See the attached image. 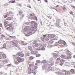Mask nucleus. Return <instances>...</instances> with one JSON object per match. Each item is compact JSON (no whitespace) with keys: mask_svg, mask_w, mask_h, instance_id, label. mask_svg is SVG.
<instances>
[{"mask_svg":"<svg viewBox=\"0 0 75 75\" xmlns=\"http://www.w3.org/2000/svg\"><path fill=\"white\" fill-rule=\"evenodd\" d=\"M56 22L57 23H60V19H57L56 20Z\"/></svg>","mask_w":75,"mask_h":75,"instance_id":"412c9836","label":"nucleus"},{"mask_svg":"<svg viewBox=\"0 0 75 75\" xmlns=\"http://www.w3.org/2000/svg\"><path fill=\"white\" fill-rule=\"evenodd\" d=\"M56 7H59V5H57L56 6Z\"/></svg>","mask_w":75,"mask_h":75,"instance_id":"13d9d810","label":"nucleus"},{"mask_svg":"<svg viewBox=\"0 0 75 75\" xmlns=\"http://www.w3.org/2000/svg\"><path fill=\"white\" fill-rule=\"evenodd\" d=\"M28 7H29V8H31V6H30L29 5H28Z\"/></svg>","mask_w":75,"mask_h":75,"instance_id":"a18cd8bd","label":"nucleus"},{"mask_svg":"<svg viewBox=\"0 0 75 75\" xmlns=\"http://www.w3.org/2000/svg\"><path fill=\"white\" fill-rule=\"evenodd\" d=\"M37 23H35L34 25L32 26L30 28V30L31 31H33L37 29Z\"/></svg>","mask_w":75,"mask_h":75,"instance_id":"20e7f679","label":"nucleus"},{"mask_svg":"<svg viewBox=\"0 0 75 75\" xmlns=\"http://www.w3.org/2000/svg\"><path fill=\"white\" fill-rule=\"evenodd\" d=\"M21 6H22L21 4H20L18 5V6H20V7H21Z\"/></svg>","mask_w":75,"mask_h":75,"instance_id":"49530a36","label":"nucleus"},{"mask_svg":"<svg viewBox=\"0 0 75 75\" xmlns=\"http://www.w3.org/2000/svg\"><path fill=\"white\" fill-rule=\"evenodd\" d=\"M36 62L38 63H40V61L39 60H38L36 61Z\"/></svg>","mask_w":75,"mask_h":75,"instance_id":"a19ab883","label":"nucleus"},{"mask_svg":"<svg viewBox=\"0 0 75 75\" xmlns=\"http://www.w3.org/2000/svg\"><path fill=\"white\" fill-rule=\"evenodd\" d=\"M2 24L1 23L0 24V27H2Z\"/></svg>","mask_w":75,"mask_h":75,"instance_id":"09e8293b","label":"nucleus"},{"mask_svg":"<svg viewBox=\"0 0 75 75\" xmlns=\"http://www.w3.org/2000/svg\"><path fill=\"white\" fill-rule=\"evenodd\" d=\"M23 11H20L19 12V14H23Z\"/></svg>","mask_w":75,"mask_h":75,"instance_id":"a878e982","label":"nucleus"},{"mask_svg":"<svg viewBox=\"0 0 75 75\" xmlns=\"http://www.w3.org/2000/svg\"><path fill=\"white\" fill-rule=\"evenodd\" d=\"M35 65L36 67H37V65H38L37 63H35Z\"/></svg>","mask_w":75,"mask_h":75,"instance_id":"8fccbe9b","label":"nucleus"},{"mask_svg":"<svg viewBox=\"0 0 75 75\" xmlns=\"http://www.w3.org/2000/svg\"><path fill=\"white\" fill-rule=\"evenodd\" d=\"M60 57L62 58H65V55L63 54H62L60 56Z\"/></svg>","mask_w":75,"mask_h":75,"instance_id":"a211bd4d","label":"nucleus"},{"mask_svg":"<svg viewBox=\"0 0 75 75\" xmlns=\"http://www.w3.org/2000/svg\"><path fill=\"white\" fill-rule=\"evenodd\" d=\"M22 44H23L24 45H27V43H22Z\"/></svg>","mask_w":75,"mask_h":75,"instance_id":"ea45409f","label":"nucleus"},{"mask_svg":"<svg viewBox=\"0 0 75 75\" xmlns=\"http://www.w3.org/2000/svg\"><path fill=\"white\" fill-rule=\"evenodd\" d=\"M41 55L40 54H37L36 55V57H40Z\"/></svg>","mask_w":75,"mask_h":75,"instance_id":"72a5a7b5","label":"nucleus"},{"mask_svg":"<svg viewBox=\"0 0 75 75\" xmlns=\"http://www.w3.org/2000/svg\"><path fill=\"white\" fill-rule=\"evenodd\" d=\"M1 37L2 38L5 37V36L3 35H1Z\"/></svg>","mask_w":75,"mask_h":75,"instance_id":"58836bf2","label":"nucleus"},{"mask_svg":"<svg viewBox=\"0 0 75 75\" xmlns=\"http://www.w3.org/2000/svg\"><path fill=\"white\" fill-rule=\"evenodd\" d=\"M8 23H9L7 21H6V20H5L4 22V25H6V24H8Z\"/></svg>","mask_w":75,"mask_h":75,"instance_id":"2eb2a0df","label":"nucleus"},{"mask_svg":"<svg viewBox=\"0 0 75 75\" xmlns=\"http://www.w3.org/2000/svg\"><path fill=\"white\" fill-rule=\"evenodd\" d=\"M12 18L10 16L8 17L6 19V20H11Z\"/></svg>","mask_w":75,"mask_h":75,"instance_id":"ddd939ff","label":"nucleus"},{"mask_svg":"<svg viewBox=\"0 0 75 75\" xmlns=\"http://www.w3.org/2000/svg\"><path fill=\"white\" fill-rule=\"evenodd\" d=\"M5 40H11V39H10V38L9 37H6L5 38Z\"/></svg>","mask_w":75,"mask_h":75,"instance_id":"6ab92c4d","label":"nucleus"},{"mask_svg":"<svg viewBox=\"0 0 75 75\" xmlns=\"http://www.w3.org/2000/svg\"><path fill=\"white\" fill-rule=\"evenodd\" d=\"M7 25H7V26L5 25V27H7Z\"/></svg>","mask_w":75,"mask_h":75,"instance_id":"052dcab7","label":"nucleus"},{"mask_svg":"<svg viewBox=\"0 0 75 75\" xmlns=\"http://www.w3.org/2000/svg\"><path fill=\"white\" fill-rule=\"evenodd\" d=\"M16 59L18 63H20L21 62H24V58H21V57L19 56L16 58Z\"/></svg>","mask_w":75,"mask_h":75,"instance_id":"423d86ee","label":"nucleus"},{"mask_svg":"<svg viewBox=\"0 0 75 75\" xmlns=\"http://www.w3.org/2000/svg\"><path fill=\"white\" fill-rule=\"evenodd\" d=\"M70 14H71V15H72V14H73V12L71 11L70 12Z\"/></svg>","mask_w":75,"mask_h":75,"instance_id":"c03bdc74","label":"nucleus"},{"mask_svg":"<svg viewBox=\"0 0 75 75\" xmlns=\"http://www.w3.org/2000/svg\"><path fill=\"white\" fill-rule=\"evenodd\" d=\"M63 72H66V71L65 70H63Z\"/></svg>","mask_w":75,"mask_h":75,"instance_id":"603ef678","label":"nucleus"},{"mask_svg":"<svg viewBox=\"0 0 75 75\" xmlns=\"http://www.w3.org/2000/svg\"><path fill=\"white\" fill-rule=\"evenodd\" d=\"M3 47L4 48H5L6 47V44H4L3 45Z\"/></svg>","mask_w":75,"mask_h":75,"instance_id":"7c9ffc66","label":"nucleus"},{"mask_svg":"<svg viewBox=\"0 0 75 75\" xmlns=\"http://www.w3.org/2000/svg\"><path fill=\"white\" fill-rule=\"evenodd\" d=\"M58 54H54L53 55V57H54V58H57L58 57Z\"/></svg>","mask_w":75,"mask_h":75,"instance_id":"dca6fc26","label":"nucleus"},{"mask_svg":"<svg viewBox=\"0 0 75 75\" xmlns=\"http://www.w3.org/2000/svg\"><path fill=\"white\" fill-rule=\"evenodd\" d=\"M59 45L60 47H63L64 46L63 45H66L67 43L65 42L64 40H60L59 41Z\"/></svg>","mask_w":75,"mask_h":75,"instance_id":"39448f33","label":"nucleus"},{"mask_svg":"<svg viewBox=\"0 0 75 75\" xmlns=\"http://www.w3.org/2000/svg\"><path fill=\"white\" fill-rule=\"evenodd\" d=\"M28 28H29L28 27H26V30H27V31H28Z\"/></svg>","mask_w":75,"mask_h":75,"instance_id":"37998d69","label":"nucleus"},{"mask_svg":"<svg viewBox=\"0 0 75 75\" xmlns=\"http://www.w3.org/2000/svg\"><path fill=\"white\" fill-rule=\"evenodd\" d=\"M74 38L75 39V36L74 37Z\"/></svg>","mask_w":75,"mask_h":75,"instance_id":"338daca9","label":"nucleus"},{"mask_svg":"<svg viewBox=\"0 0 75 75\" xmlns=\"http://www.w3.org/2000/svg\"><path fill=\"white\" fill-rule=\"evenodd\" d=\"M16 2V1L14 0V1H9V3H15Z\"/></svg>","mask_w":75,"mask_h":75,"instance_id":"393cba45","label":"nucleus"},{"mask_svg":"<svg viewBox=\"0 0 75 75\" xmlns=\"http://www.w3.org/2000/svg\"><path fill=\"white\" fill-rule=\"evenodd\" d=\"M28 49L29 50H30L32 52H35V50L34 49V50H33V48L31 46H29L28 47Z\"/></svg>","mask_w":75,"mask_h":75,"instance_id":"1a4fd4ad","label":"nucleus"},{"mask_svg":"<svg viewBox=\"0 0 75 75\" xmlns=\"http://www.w3.org/2000/svg\"><path fill=\"white\" fill-rule=\"evenodd\" d=\"M45 2H46V3H47L48 2V1L47 0H44Z\"/></svg>","mask_w":75,"mask_h":75,"instance_id":"de8ad7c7","label":"nucleus"},{"mask_svg":"<svg viewBox=\"0 0 75 75\" xmlns=\"http://www.w3.org/2000/svg\"><path fill=\"white\" fill-rule=\"evenodd\" d=\"M14 64L16 65H18V64H19V63H18V62L17 61H15L14 62Z\"/></svg>","mask_w":75,"mask_h":75,"instance_id":"cd10ccee","label":"nucleus"},{"mask_svg":"<svg viewBox=\"0 0 75 75\" xmlns=\"http://www.w3.org/2000/svg\"><path fill=\"white\" fill-rule=\"evenodd\" d=\"M73 57L74 58H75V55Z\"/></svg>","mask_w":75,"mask_h":75,"instance_id":"4d7b16f0","label":"nucleus"},{"mask_svg":"<svg viewBox=\"0 0 75 75\" xmlns=\"http://www.w3.org/2000/svg\"><path fill=\"white\" fill-rule=\"evenodd\" d=\"M54 40H57V39H54Z\"/></svg>","mask_w":75,"mask_h":75,"instance_id":"0e129e2a","label":"nucleus"},{"mask_svg":"<svg viewBox=\"0 0 75 75\" xmlns=\"http://www.w3.org/2000/svg\"><path fill=\"white\" fill-rule=\"evenodd\" d=\"M36 42H37V41H34L33 42V44H35V43H36Z\"/></svg>","mask_w":75,"mask_h":75,"instance_id":"79ce46f5","label":"nucleus"},{"mask_svg":"<svg viewBox=\"0 0 75 75\" xmlns=\"http://www.w3.org/2000/svg\"><path fill=\"white\" fill-rule=\"evenodd\" d=\"M9 26L10 27L7 28L6 30L8 31H9L11 32H13V30H14V27H12L13 25L11 23H10L9 25Z\"/></svg>","mask_w":75,"mask_h":75,"instance_id":"7ed1b4c3","label":"nucleus"},{"mask_svg":"<svg viewBox=\"0 0 75 75\" xmlns=\"http://www.w3.org/2000/svg\"><path fill=\"white\" fill-rule=\"evenodd\" d=\"M38 43H36L35 45V46L36 47H38Z\"/></svg>","mask_w":75,"mask_h":75,"instance_id":"e433bc0d","label":"nucleus"},{"mask_svg":"<svg viewBox=\"0 0 75 75\" xmlns=\"http://www.w3.org/2000/svg\"><path fill=\"white\" fill-rule=\"evenodd\" d=\"M1 59V56H0V59Z\"/></svg>","mask_w":75,"mask_h":75,"instance_id":"6e6d98bb","label":"nucleus"},{"mask_svg":"<svg viewBox=\"0 0 75 75\" xmlns=\"http://www.w3.org/2000/svg\"><path fill=\"white\" fill-rule=\"evenodd\" d=\"M29 18H30L32 20H35L37 21V18L35 16V14L33 13H30L29 16Z\"/></svg>","mask_w":75,"mask_h":75,"instance_id":"f03ea898","label":"nucleus"},{"mask_svg":"<svg viewBox=\"0 0 75 75\" xmlns=\"http://www.w3.org/2000/svg\"><path fill=\"white\" fill-rule=\"evenodd\" d=\"M37 68V66H34V64H29V67L28 68V73L30 74L31 73H33L34 71Z\"/></svg>","mask_w":75,"mask_h":75,"instance_id":"f257e3e1","label":"nucleus"},{"mask_svg":"<svg viewBox=\"0 0 75 75\" xmlns=\"http://www.w3.org/2000/svg\"><path fill=\"white\" fill-rule=\"evenodd\" d=\"M43 37H45V40H46V41H49V38H47V35H43Z\"/></svg>","mask_w":75,"mask_h":75,"instance_id":"9d476101","label":"nucleus"},{"mask_svg":"<svg viewBox=\"0 0 75 75\" xmlns=\"http://www.w3.org/2000/svg\"><path fill=\"white\" fill-rule=\"evenodd\" d=\"M39 48V50H40V48Z\"/></svg>","mask_w":75,"mask_h":75,"instance_id":"680f3d73","label":"nucleus"},{"mask_svg":"<svg viewBox=\"0 0 75 75\" xmlns=\"http://www.w3.org/2000/svg\"><path fill=\"white\" fill-rule=\"evenodd\" d=\"M71 72L72 73H74V69H71Z\"/></svg>","mask_w":75,"mask_h":75,"instance_id":"c85d7f7f","label":"nucleus"},{"mask_svg":"<svg viewBox=\"0 0 75 75\" xmlns=\"http://www.w3.org/2000/svg\"><path fill=\"white\" fill-rule=\"evenodd\" d=\"M11 38H16V37L15 36H9Z\"/></svg>","mask_w":75,"mask_h":75,"instance_id":"c9c22d12","label":"nucleus"},{"mask_svg":"<svg viewBox=\"0 0 75 75\" xmlns=\"http://www.w3.org/2000/svg\"><path fill=\"white\" fill-rule=\"evenodd\" d=\"M47 17H48L49 18H51V17L50 16H48Z\"/></svg>","mask_w":75,"mask_h":75,"instance_id":"3c124183","label":"nucleus"},{"mask_svg":"<svg viewBox=\"0 0 75 75\" xmlns=\"http://www.w3.org/2000/svg\"><path fill=\"white\" fill-rule=\"evenodd\" d=\"M34 59V57L33 56H31L29 58V60L30 61V60H33V59Z\"/></svg>","mask_w":75,"mask_h":75,"instance_id":"4468645a","label":"nucleus"},{"mask_svg":"<svg viewBox=\"0 0 75 75\" xmlns=\"http://www.w3.org/2000/svg\"><path fill=\"white\" fill-rule=\"evenodd\" d=\"M70 58H71V57L70 56H67L65 58V59H70Z\"/></svg>","mask_w":75,"mask_h":75,"instance_id":"f3484780","label":"nucleus"},{"mask_svg":"<svg viewBox=\"0 0 75 75\" xmlns=\"http://www.w3.org/2000/svg\"><path fill=\"white\" fill-rule=\"evenodd\" d=\"M32 31H28V34H30V35H31L32 34Z\"/></svg>","mask_w":75,"mask_h":75,"instance_id":"b1692460","label":"nucleus"},{"mask_svg":"<svg viewBox=\"0 0 75 75\" xmlns=\"http://www.w3.org/2000/svg\"><path fill=\"white\" fill-rule=\"evenodd\" d=\"M54 62L52 61V62H49L48 63V64L49 65H51V66H52L53 65H54Z\"/></svg>","mask_w":75,"mask_h":75,"instance_id":"9b49d317","label":"nucleus"},{"mask_svg":"<svg viewBox=\"0 0 75 75\" xmlns=\"http://www.w3.org/2000/svg\"><path fill=\"white\" fill-rule=\"evenodd\" d=\"M38 1H40V0H38Z\"/></svg>","mask_w":75,"mask_h":75,"instance_id":"e2e57ef3","label":"nucleus"},{"mask_svg":"<svg viewBox=\"0 0 75 75\" xmlns=\"http://www.w3.org/2000/svg\"><path fill=\"white\" fill-rule=\"evenodd\" d=\"M12 43L13 44V45H15L16 47H17L18 46V45L17 44H18V41H14V42H12Z\"/></svg>","mask_w":75,"mask_h":75,"instance_id":"6e6552de","label":"nucleus"},{"mask_svg":"<svg viewBox=\"0 0 75 75\" xmlns=\"http://www.w3.org/2000/svg\"><path fill=\"white\" fill-rule=\"evenodd\" d=\"M50 37L52 38H54L55 37V35H54L52 34L51 35Z\"/></svg>","mask_w":75,"mask_h":75,"instance_id":"bb28decb","label":"nucleus"},{"mask_svg":"<svg viewBox=\"0 0 75 75\" xmlns=\"http://www.w3.org/2000/svg\"><path fill=\"white\" fill-rule=\"evenodd\" d=\"M62 9L63 10H64V11H66V10H67V9L65 7V5L63 6L62 8Z\"/></svg>","mask_w":75,"mask_h":75,"instance_id":"f8f14e48","label":"nucleus"},{"mask_svg":"<svg viewBox=\"0 0 75 75\" xmlns=\"http://www.w3.org/2000/svg\"><path fill=\"white\" fill-rule=\"evenodd\" d=\"M41 40L43 41H44V40H45V37H42L41 38Z\"/></svg>","mask_w":75,"mask_h":75,"instance_id":"5701e85b","label":"nucleus"},{"mask_svg":"<svg viewBox=\"0 0 75 75\" xmlns=\"http://www.w3.org/2000/svg\"><path fill=\"white\" fill-rule=\"evenodd\" d=\"M31 22L32 23H35V22L33 21H32Z\"/></svg>","mask_w":75,"mask_h":75,"instance_id":"5fc2aeb1","label":"nucleus"},{"mask_svg":"<svg viewBox=\"0 0 75 75\" xmlns=\"http://www.w3.org/2000/svg\"><path fill=\"white\" fill-rule=\"evenodd\" d=\"M73 8H75V7L73 6Z\"/></svg>","mask_w":75,"mask_h":75,"instance_id":"bf43d9fd","label":"nucleus"},{"mask_svg":"<svg viewBox=\"0 0 75 75\" xmlns=\"http://www.w3.org/2000/svg\"><path fill=\"white\" fill-rule=\"evenodd\" d=\"M49 42H50V44H52V43H53V42H54V41H53V40L52 39V40H50V41H49Z\"/></svg>","mask_w":75,"mask_h":75,"instance_id":"4be33fe9","label":"nucleus"},{"mask_svg":"<svg viewBox=\"0 0 75 75\" xmlns=\"http://www.w3.org/2000/svg\"><path fill=\"white\" fill-rule=\"evenodd\" d=\"M16 55H15L14 57H16Z\"/></svg>","mask_w":75,"mask_h":75,"instance_id":"69168bd1","label":"nucleus"},{"mask_svg":"<svg viewBox=\"0 0 75 75\" xmlns=\"http://www.w3.org/2000/svg\"><path fill=\"white\" fill-rule=\"evenodd\" d=\"M12 14V12H11V11H9V12H8L6 13V15L4 16V18H7V16H10V14Z\"/></svg>","mask_w":75,"mask_h":75,"instance_id":"0eeeda50","label":"nucleus"},{"mask_svg":"<svg viewBox=\"0 0 75 75\" xmlns=\"http://www.w3.org/2000/svg\"><path fill=\"white\" fill-rule=\"evenodd\" d=\"M17 55H18V56H20L21 55V53H17Z\"/></svg>","mask_w":75,"mask_h":75,"instance_id":"2f4dec72","label":"nucleus"},{"mask_svg":"<svg viewBox=\"0 0 75 75\" xmlns=\"http://www.w3.org/2000/svg\"><path fill=\"white\" fill-rule=\"evenodd\" d=\"M2 57L4 59L6 58V54H2Z\"/></svg>","mask_w":75,"mask_h":75,"instance_id":"aec40b11","label":"nucleus"},{"mask_svg":"<svg viewBox=\"0 0 75 75\" xmlns=\"http://www.w3.org/2000/svg\"><path fill=\"white\" fill-rule=\"evenodd\" d=\"M43 63L44 64H45V63H47V61H46V60L43 61Z\"/></svg>","mask_w":75,"mask_h":75,"instance_id":"f704fd0d","label":"nucleus"},{"mask_svg":"<svg viewBox=\"0 0 75 75\" xmlns=\"http://www.w3.org/2000/svg\"><path fill=\"white\" fill-rule=\"evenodd\" d=\"M74 1H75V0H74Z\"/></svg>","mask_w":75,"mask_h":75,"instance_id":"774afa93","label":"nucleus"},{"mask_svg":"<svg viewBox=\"0 0 75 75\" xmlns=\"http://www.w3.org/2000/svg\"><path fill=\"white\" fill-rule=\"evenodd\" d=\"M60 62H65V60L63 59H61L60 60Z\"/></svg>","mask_w":75,"mask_h":75,"instance_id":"c756f323","label":"nucleus"},{"mask_svg":"<svg viewBox=\"0 0 75 75\" xmlns=\"http://www.w3.org/2000/svg\"><path fill=\"white\" fill-rule=\"evenodd\" d=\"M63 65V63H61L60 64V65Z\"/></svg>","mask_w":75,"mask_h":75,"instance_id":"864d4df0","label":"nucleus"},{"mask_svg":"<svg viewBox=\"0 0 75 75\" xmlns=\"http://www.w3.org/2000/svg\"><path fill=\"white\" fill-rule=\"evenodd\" d=\"M60 59H61V58H60V57H59V58H58L57 59V61H60Z\"/></svg>","mask_w":75,"mask_h":75,"instance_id":"4c0bfd02","label":"nucleus"},{"mask_svg":"<svg viewBox=\"0 0 75 75\" xmlns=\"http://www.w3.org/2000/svg\"><path fill=\"white\" fill-rule=\"evenodd\" d=\"M24 56V55L23 54H21L20 57H23Z\"/></svg>","mask_w":75,"mask_h":75,"instance_id":"473e14b6","label":"nucleus"}]
</instances>
